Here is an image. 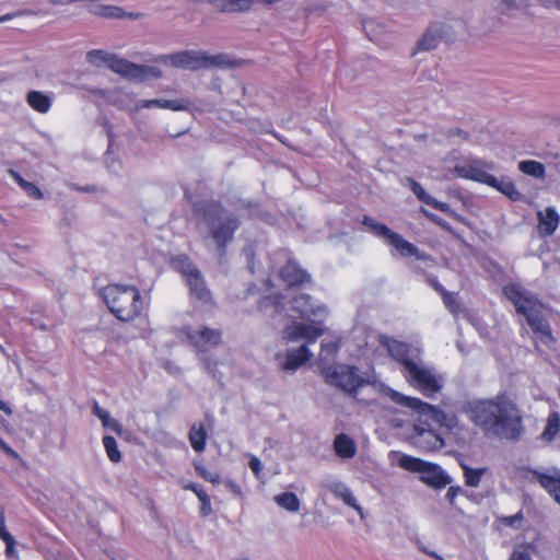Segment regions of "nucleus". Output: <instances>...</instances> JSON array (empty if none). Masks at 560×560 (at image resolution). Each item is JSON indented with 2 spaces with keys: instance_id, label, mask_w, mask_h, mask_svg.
Returning a JSON list of instances; mask_svg holds the SVG:
<instances>
[{
  "instance_id": "nucleus-1",
  "label": "nucleus",
  "mask_w": 560,
  "mask_h": 560,
  "mask_svg": "<svg viewBox=\"0 0 560 560\" xmlns=\"http://www.w3.org/2000/svg\"><path fill=\"white\" fill-rule=\"evenodd\" d=\"M466 413L486 433L506 440H518L522 435L521 411L505 394L470 401L467 404Z\"/></svg>"
},
{
  "instance_id": "nucleus-2",
  "label": "nucleus",
  "mask_w": 560,
  "mask_h": 560,
  "mask_svg": "<svg viewBox=\"0 0 560 560\" xmlns=\"http://www.w3.org/2000/svg\"><path fill=\"white\" fill-rule=\"evenodd\" d=\"M291 311L298 314V317L308 323L292 322L287 325L281 337L285 342H299L305 340L307 343H314L324 334V320L328 315V310L324 304L317 303L308 294H299L291 301Z\"/></svg>"
},
{
  "instance_id": "nucleus-3",
  "label": "nucleus",
  "mask_w": 560,
  "mask_h": 560,
  "mask_svg": "<svg viewBox=\"0 0 560 560\" xmlns=\"http://www.w3.org/2000/svg\"><path fill=\"white\" fill-rule=\"evenodd\" d=\"M100 295L110 313L121 322L135 319L143 308L140 291L133 285L108 284L101 289Z\"/></svg>"
},
{
  "instance_id": "nucleus-4",
  "label": "nucleus",
  "mask_w": 560,
  "mask_h": 560,
  "mask_svg": "<svg viewBox=\"0 0 560 560\" xmlns=\"http://www.w3.org/2000/svg\"><path fill=\"white\" fill-rule=\"evenodd\" d=\"M198 211L202 213L201 222L223 254L240 226L238 218L217 202H205Z\"/></svg>"
},
{
  "instance_id": "nucleus-5",
  "label": "nucleus",
  "mask_w": 560,
  "mask_h": 560,
  "mask_svg": "<svg viewBox=\"0 0 560 560\" xmlns=\"http://www.w3.org/2000/svg\"><path fill=\"white\" fill-rule=\"evenodd\" d=\"M385 393L395 404L416 412L422 424L429 425L432 421L448 430L456 428L458 424L455 413H446L419 398L406 396L392 388H387Z\"/></svg>"
},
{
  "instance_id": "nucleus-6",
  "label": "nucleus",
  "mask_w": 560,
  "mask_h": 560,
  "mask_svg": "<svg viewBox=\"0 0 560 560\" xmlns=\"http://www.w3.org/2000/svg\"><path fill=\"white\" fill-rule=\"evenodd\" d=\"M86 60L95 67L107 66L112 71L131 80H142L148 75L161 77V71L154 67L136 65L102 49L90 50Z\"/></svg>"
},
{
  "instance_id": "nucleus-7",
  "label": "nucleus",
  "mask_w": 560,
  "mask_h": 560,
  "mask_svg": "<svg viewBox=\"0 0 560 560\" xmlns=\"http://www.w3.org/2000/svg\"><path fill=\"white\" fill-rule=\"evenodd\" d=\"M161 61L170 62L175 68L189 71L211 68L225 69L232 66V61L226 55H209L203 50H183L164 55L161 57Z\"/></svg>"
},
{
  "instance_id": "nucleus-8",
  "label": "nucleus",
  "mask_w": 560,
  "mask_h": 560,
  "mask_svg": "<svg viewBox=\"0 0 560 560\" xmlns=\"http://www.w3.org/2000/svg\"><path fill=\"white\" fill-rule=\"evenodd\" d=\"M402 374L412 387L428 397L442 389V376L434 369L425 365L420 355L413 362H407V369L402 371Z\"/></svg>"
},
{
  "instance_id": "nucleus-9",
  "label": "nucleus",
  "mask_w": 560,
  "mask_h": 560,
  "mask_svg": "<svg viewBox=\"0 0 560 560\" xmlns=\"http://www.w3.org/2000/svg\"><path fill=\"white\" fill-rule=\"evenodd\" d=\"M362 224L366 226L374 235L383 238L402 257H416L425 259L427 255L418 249L412 243L405 240L400 234L392 231L385 224L377 222L371 217H363Z\"/></svg>"
},
{
  "instance_id": "nucleus-10",
  "label": "nucleus",
  "mask_w": 560,
  "mask_h": 560,
  "mask_svg": "<svg viewBox=\"0 0 560 560\" xmlns=\"http://www.w3.org/2000/svg\"><path fill=\"white\" fill-rule=\"evenodd\" d=\"M398 466L421 474V480L435 489H442L452 482L451 477L440 466L410 455L400 456Z\"/></svg>"
},
{
  "instance_id": "nucleus-11",
  "label": "nucleus",
  "mask_w": 560,
  "mask_h": 560,
  "mask_svg": "<svg viewBox=\"0 0 560 560\" xmlns=\"http://www.w3.org/2000/svg\"><path fill=\"white\" fill-rule=\"evenodd\" d=\"M323 376L327 384L336 386L348 394H353L366 382L358 368L347 364L323 366Z\"/></svg>"
},
{
  "instance_id": "nucleus-12",
  "label": "nucleus",
  "mask_w": 560,
  "mask_h": 560,
  "mask_svg": "<svg viewBox=\"0 0 560 560\" xmlns=\"http://www.w3.org/2000/svg\"><path fill=\"white\" fill-rule=\"evenodd\" d=\"M503 293L515 306L516 312L525 317L542 308V303L539 299L517 283H510L503 287Z\"/></svg>"
},
{
  "instance_id": "nucleus-13",
  "label": "nucleus",
  "mask_w": 560,
  "mask_h": 560,
  "mask_svg": "<svg viewBox=\"0 0 560 560\" xmlns=\"http://www.w3.org/2000/svg\"><path fill=\"white\" fill-rule=\"evenodd\" d=\"M184 332L190 345L200 353L218 347L222 341V331L208 326L186 327Z\"/></svg>"
},
{
  "instance_id": "nucleus-14",
  "label": "nucleus",
  "mask_w": 560,
  "mask_h": 560,
  "mask_svg": "<svg viewBox=\"0 0 560 560\" xmlns=\"http://www.w3.org/2000/svg\"><path fill=\"white\" fill-rule=\"evenodd\" d=\"M488 170H492V165L485 163L481 160H469L463 164H457L454 167V172L457 176L486 185L494 182V176L489 174Z\"/></svg>"
},
{
  "instance_id": "nucleus-15",
  "label": "nucleus",
  "mask_w": 560,
  "mask_h": 560,
  "mask_svg": "<svg viewBox=\"0 0 560 560\" xmlns=\"http://www.w3.org/2000/svg\"><path fill=\"white\" fill-rule=\"evenodd\" d=\"M417 431L416 444L423 451H438L444 446L443 438L430 428L421 427L420 424L415 427Z\"/></svg>"
},
{
  "instance_id": "nucleus-16",
  "label": "nucleus",
  "mask_w": 560,
  "mask_h": 560,
  "mask_svg": "<svg viewBox=\"0 0 560 560\" xmlns=\"http://www.w3.org/2000/svg\"><path fill=\"white\" fill-rule=\"evenodd\" d=\"M525 318L541 342L549 345L555 341L548 319L541 314V310L530 313Z\"/></svg>"
},
{
  "instance_id": "nucleus-17",
  "label": "nucleus",
  "mask_w": 560,
  "mask_h": 560,
  "mask_svg": "<svg viewBox=\"0 0 560 560\" xmlns=\"http://www.w3.org/2000/svg\"><path fill=\"white\" fill-rule=\"evenodd\" d=\"M382 343L386 347L389 355L400 362L404 371L407 369V362H413L419 357L418 353H410L408 345L395 339L384 338Z\"/></svg>"
},
{
  "instance_id": "nucleus-18",
  "label": "nucleus",
  "mask_w": 560,
  "mask_h": 560,
  "mask_svg": "<svg viewBox=\"0 0 560 560\" xmlns=\"http://www.w3.org/2000/svg\"><path fill=\"white\" fill-rule=\"evenodd\" d=\"M445 33L446 26L443 23L431 24L418 40V50L429 51L436 48Z\"/></svg>"
},
{
  "instance_id": "nucleus-19",
  "label": "nucleus",
  "mask_w": 560,
  "mask_h": 560,
  "mask_svg": "<svg viewBox=\"0 0 560 560\" xmlns=\"http://www.w3.org/2000/svg\"><path fill=\"white\" fill-rule=\"evenodd\" d=\"M312 358V353L306 345L299 348L289 349L281 363V370L285 372H295L300 366L305 364Z\"/></svg>"
},
{
  "instance_id": "nucleus-20",
  "label": "nucleus",
  "mask_w": 560,
  "mask_h": 560,
  "mask_svg": "<svg viewBox=\"0 0 560 560\" xmlns=\"http://www.w3.org/2000/svg\"><path fill=\"white\" fill-rule=\"evenodd\" d=\"M324 487L328 491H330L336 498L342 500L345 504L354 509L360 514L361 518L364 517L363 509L361 508V505L357 503V499L353 495L352 491L342 481H326L324 483Z\"/></svg>"
},
{
  "instance_id": "nucleus-21",
  "label": "nucleus",
  "mask_w": 560,
  "mask_h": 560,
  "mask_svg": "<svg viewBox=\"0 0 560 560\" xmlns=\"http://www.w3.org/2000/svg\"><path fill=\"white\" fill-rule=\"evenodd\" d=\"M538 233L540 236H551L560 223V215L552 207H547L544 211L537 213Z\"/></svg>"
},
{
  "instance_id": "nucleus-22",
  "label": "nucleus",
  "mask_w": 560,
  "mask_h": 560,
  "mask_svg": "<svg viewBox=\"0 0 560 560\" xmlns=\"http://www.w3.org/2000/svg\"><path fill=\"white\" fill-rule=\"evenodd\" d=\"M532 474L540 486L560 504V471L545 474L538 470H532Z\"/></svg>"
},
{
  "instance_id": "nucleus-23",
  "label": "nucleus",
  "mask_w": 560,
  "mask_h": 560,
  "mask_svg": "<svg viewBox=\"0 0 560 560\" xmlns=\"http://www.w3.org/2000/svg\"><path fill=\"white\" fill-rule=\"evenodd\" d=\"M280 277L290 287L299 285L310 280V275L292 260H289L287 265L282 267Z\"/></svg>"
},
{
  "instance_id": "nucleus-24",
  "label": "nucleus",
  "mask_w": 560,
  "mask_h": 560,
  "mask_svg": "<svg viewBox=\"0 0 560 560\" xmlns=\"http://www.w3.org/2000/svg\"><path fill=\"white\" fill-rule=\"evenodd\" d=\"M334 448L336 454L343 459L352 458L357 453L354 441L343 433L335 438Z\"/></svg>"
},
{
  "instance_id": "nucleus-25",
  "label": "nucleus",
  "mask_w": 560,
  "mask_h": 560,
  "mask_svg": "<svg viewBox=\"0 0 560 560\" xmlns=\"http://www.w3.org/2000/svg\"><path fill=\"white\" fill-rule=\"evenodd\" d=\"M90 12L94 15L108 18V19H124L135 18L132 13H126L120 7L106 5V4H93L90 7Z\"/></svg>"
},
{
  "instance_id": "nucleus-26",
  "label": "nucleus",
  "mask_w": 560,
  "mask_h": 560,
  "mask_svg": "<svg viewBox=\"0 0 560 560\" xmlns=\"http://www.w3.org/2000/svg\"><path fill=\"white\" fill-rule=\"evenodd\" d=\"M26 102L34 110L40 114L47 113L52 104L51 97L40 91H30Z\"/></svg>"
},
{
  "instance_id": "nucleus-27",
  "label": "nucleus",
  "mask_w": 560,
  "mask_h": 560,
  "mask_svg": "<svg viewBox=\"0 0 560 560\" xmlns=\"http://www.w3.org/2000/svg\"><path fill=\"white\" fill-rule=\"evenodd\" d=\"M186 282L190 289L191 295L196 299L202 302H209L211 300L210 291L207 289L200 272L194 273Z\"/></svg>"
},
{
  "instance_id": "nucleus-28",
  "label": "nucleus",
  "mask_w": 560,
  "mask_h": 560,
  "mask_svg": "<svg viewBox=\"0 0 560 560\" xmlns=\"http://www.w3.org/2000/svg\"><path fill=\"white\" fill-rule=\"evenodd\" d=\"M488 186L498 189L513 201H517L522 197V194L516 189L513 182L508 177H494V182L489 183Z\"/></svg>"
},
{
  "instance_id": "nucleus-29",
  "label": "nucleus",
  "mask_w": 560,
  "mask_h": 560,
  "mask_svg": "<svg viewBox=\"0 0 560 560\" xmlns=\"http://www.w3.org/2000/svg\"><path fill=\"white\" fill-rule=\"evenodd\" d=\"M189 442L191 447L200 453L206 447L207 432L202 424H192L189 431Z\"/></svg>"
},
{
  "instance_id": "nucleus-30",
  "label": "nucleus",
  "mask_w": 560,
  "mask_h": 560,
  "mask_svg": "<svg viewBox=\"0 0 560 560\" xmlns=\"http://www.w3.org/2000/svg\"><path fill=\"white\" fill-rule=\"evenodd\" d=\"M560 431V415L557 411L549 413L546 427L540 435V439L546 442H551Z\"/></svg>"
},
{
  "instance_id": "nucleus-31",
  "label": "nucleus",
  "mask_w": 560,
  "mask_h": 560,
  "mask_svg": "<svg viewBox=\"0 0 560 560\" xmlns=\"http://www.w3.org/2000/svg\"><path fill=\"white\" fill-rule=\"evenodd\" d=\"M338 351V345L335 341L322 342L318 358V368L323 373V366H331L329 363L335 359Z\"/></svg>"
},
{
  "instance_id": "nucleus-32",
  "label": "nucleus",
  "mask_w": 560,
  "mask_h": 560,
  "mask_svg": "<svg viewBox=\"0 0 560 560\" xmlns=\"http://www.w3.org/2000/svg\"><path fill=\"white\" fill-rule=\"evenodd\" d=\"M518 168L522 173L532 176L537 179L545 177L546 168L545 165L538 161L526 160L518 163Z\"/></svg>"
},
{
  "instance_id": "nucleus-33",
  "label": "nucleus",
  "mask_w": 560,
  "mask_h": 560,
  "mask_svg": "<svg viewBox=\"0 0 560 560\" xmlns=\"http://www.w3.org/2000/svg\"><path fill=\"white\" fill-rule=\"evenodd\" d=\"M275 502L282 509L289 512H298L301 508V502L295 493L284 492L275 497Z\"/></svg>"
},
{
  "instance_id": "nucleus-34",
  "label": "nucleus",
  "mask_w": 560,
  "mask_h": 560,
  "mask_svg": "<svg viewBox=\"0 0 560 560\" xmlns=\"http://www.w3.org/2000/svg\"><path fill=\"white\" fill-rule=\"evenodd\" d=\"M172 265L176 270L180 271L186 277V281L188 278L192 277L194 273L199 272L187 256L180 255L175 257L172 261Z\"/></svg>"
},
{
  "instance_id": "nucleus-35",
  "label": "nucleus",
  "mask_w": 560,
  "mask_h": 560,
  "mask_svg": "<svg viewBox=\"0 0 560 560\" xmlns=\"http://www.w3.org/2000/svg\"><path fill=\"white\" fill-rule=\"evenodd\" d=\"M465 482L469 487H478L483 474L486 472V468H470L466 465H463Z\"/></svg>"
},
{
  "instance_id": "nucleus-36",
  "label": "nucleus",
  "mask_w": 560,
  "mask_h": 560,
  "mask_svg": "<svg viewBox=\"0 0 560 560\" xmlns=\"http://www.w3.org/2000/svg\"><path fill=\"white\" fill-rule=\"evenodd\" d=\"M103 445L107 453L108 458L113 463H119L121 460V454L117 447V442H116L115 438H113L110 435H105L103 438Z\"/></svg>"
},
{
  "instance_id": "nucleus-37",
  "label": "nucleus",
  "mask_w": 560,
  "mask_h": 560,
  "mask_svg": "<svg viewBox=\"0 0 560 560\" xmlns=\"http://www.w3.org/2000/svg\"><path fill=\"white\" fill-rule=\"evenodd\" d=\"M13 177L15 180L21 185V187L27 192L28 196L40 199L43 198V192L40 189L34 185L33 183L24 180L18 173L12 172Z\"/></svg>"
},
{
  "instance_id": "nucleus-38",
  "label": "nucleus",
  "mask_w": 560,
  "mask_h": 560,
  "mask_svg": "<svg viewBox=\"0 0 560 560\" xmlns=\"http://www.w3.org/2000/svg\"><path fill=\"white\" fill-rule=\"evenodd\" d=\"M195 470L196 472L201 476L205 480L213 483L219 485L220 483V476L215 471L208 470L203 465L201 464H195Z\"/></svg>"
},
{
  "instance_id": "nucleus-39",
  "label": "nucleus",
  "mask_w": 560,
  "mask_h": 560,
  "mask_svg": "<svg viewBox=\"0 0 560 560\" xmlns=\"http://www.w3.org/2000/svg\"><path fill=\"white\" fill-rule=\"evenodd\" d=\"M408 180L410 183L411 190L417 196V198L425 205H429L433 197H431L419 183L410 178Z\"/></svg>"
},
{
  "instance_id": "nucleus-40",
  "label": "nucleus",
  "mask_w": 560,
  "mask_h": 560,
  "mask_svg": "<svg viewBox=\"0 0 560 560\" xmlns=\"http://www.w3.org/2000/svg\"><path fill=\"white\" fill-rule=\"evenodd\" d=\"M153 107L165 109V100H163V98L141 100V101L137 102L135 105L136 110H140L143 108H153Z\"/></svg>"
},
{
  "instance_id": "nucleus-41",
  "label": "nucleus",
  "mask_w": 560,
  "mask_h": 560,
  "mask_svg": "<svg viewBox=\"0 0 560 560\" xmlns=\"http://www.w3.org/2000/svg\"><path fill=\"white\" fill-rule=\"evenodd\" d=\"M100 420L102 421V424L105 428L113 430L118 435L122 434L124 429H122L121 424L117 420L112 418L108 411L105 415H103L102 419H100Z\"/></svg>"
},
{
  "instance_id": "nucleus-42",
  "label": "nucleus",
  "mask_w": 560,
  "mask_h": 560,
  "mask_svg": "<svg viewBox=\"0 0 560 560\" xmlns=\"http://www.w3.org/2000/svg\"><path fill=\"white\" fill-rule=\"evenodd\" d=\"M190 102L186 98L165 100V109L174 112L187 110Z\"/></svg>"
},
{
  "instance_id": "nucleus-43",
  "label": "nucleus",
  "mask_w": 560,
  "mask_h": 560,
  "mask_svg": "<svg viewBox=\"0 0 560 560\" xmlns=\"http://www.w3.org/2000/svg\"><path fill=\"white\" fill-rule=\"evenodd\" d=\"M281 304H282V302H281V298L280 296H278V295H270V296H266V298L260 300L259 307H260V310H266L269 306H273L276 311H279Z\"/></svg>"
},
{
  "instance_id": "nucleus-44",
  "label": "nucleus",
  "mask_w": 560,
  "mask_h": 560,
  "mask_svg": "<svg viewBox=\"0 0 560 560\" xmlns=\"http://www.w3.org/2000/svg\"><path fill=\"white\" fill-rule=\"evenodd\" d=\"M442 298L446 308H448L452 313H456L458 311V303L453 293L443 291Z\"/></svg>"
},
{
  "instance_id": "nucleus-45",
  "label": "nucleus",
  "mask_w": 560,
  "mask_h": 560,
  "mask_svg": "<svg viewBox=\"0 0 560 560\" xmlns=\"http://www.w3.org/2000/svg\"><path fill=\"white\" fill-rule=\"evenodd\" d=\"M198 499L201 502V514L207 516L211 513V502L207 493H198Z\"/></svg>"
},
{
  "instance_id": "nucleus-46",
  "label": "nucleus",
  "mask_w": 560,
  "mask_h": 560,
  "mask_svg": "<svg viewBox=\"0 0 560 560\" xmlns=\"http://www.w3.org/2000/svg\"><path fill=\"white\" fill-rule=\"evenodd\" d=\"M510 560H533L532 556L524 548H516L513 550Z\"/></svg>"
},
{
  "instance_id": "nucleus-47",
  "label": "nucleus",
  "mask_w": 560,
  "mask_h": 560,
  "mask_svg": "<svg viewBox=\"0 0 560 560\" xmlns=\"http://www.w3.org/2000/svg\"><path fill=\"white\" fill-rule=\"evenodd\" d=\"M429 206L444 212V213H451L452 210H451V207L448 203L446 202H442V201H439L436 200L435 198H432L431 202L429 203Z\"/></svg>"
},
{
  "instance_id": "nucleus-48",
  "label": "nucleus",
  "mask_w": 560,
  "mask_h": 560,
  "mask_svg": "<svg viewBox=\"0 0 560 560\" xmlns=\"http://www.w3.org/2000/svg\"><path fill=\"white\" fill-rule=\"evenodd\" d=\"M248 465H249L252 471L254 472V475L258 477L260 471H261V469H262V465H261L260 459L253 455L250 457V460H249Z\"/></svg>"
},
{
  "instance_id": "nucleus-49",
  "label": "nucleus",
  "mask_w": 560,
  "mask_h": 560,
  "mask_svg": "<svg viewBox=\"0 0 560 560\" xmlns=\"http://www.w3.org/2000/svg\"><path fill=\"white\" fill-rule=\"evenodd\" d=\"M423 212V214L429 219L431 220L432 222L443 226L444 229H448V224L446 222H444L443 220H441L436 214L434 213H431L429 212L428 210L425 209H422L421 210Z\"/></svg>"
},
{
  "instance_id": "nucleus-50",
  "label": "nucleus",
  "mask_w": 560,
  "mask_h": 560,
  "mask_svg": "<svg viewBox=\"0 0 560 560\" xmlns=\"http://www.w3.org/2000/svg\"><path fill=\"white\" fill-rule=\"evenodd\" d=\"M508 10L517 9L524 0H498Z\"/></svg>"
},
{
  "instance_id": "nucleus-51",
  "label": "nucleus",
  "mask_w": 560,
  "mask_h": 560,
  "mask_svg": "<svg viewBox=\"0 0 560 560\" xmlns=\"http://www.w3.org/2000/svg\"><path fill=\"white\" fill-rule=\"evenodd\" d=\"M12 535L7 530L5 524H4V516L3 514L0 515V538L2 540H11Z\"/></svg>"
},
{
  "instance_id": "nucleus-52",
  "label": "nucleus",
  "mask_w": 560,
  "mask_h": 560,
  "mask_svg": "<svg viewBox=\"0 0 560 560\" xmlns=\"http://www.w3.org/2000/svg\"><path fill=\"white\" fill-rule=\"evenodd\" d=\"M0 448L10 457L18 458L19 454L0 438Z\"/></svg>"
},
{
  "instance_id": "nucleus-53",
  "label": "nucleus",
  "mask_w": 560,
  "mask_h": 560,
  "mask_svg": "<svg viewBox=\"0 0 560 560\" xmlns=\"http://www.w3.org/2000/svg\"><path fill=\"white\" fill-rule=\"evenodd\" d=\"M459 137L463 140H468V133L462 129H452L448 131V137Z\"/></svg>"
},
{
  "instance_id": "nucleus-54",
  "label": "nucleus",
  "mask_w": 560,
  "mask_h": 560,
  "mask_svg": "<svg viewBox=\"0 0 560 560\" xmlns=\"http://www.w3.org/2000/svg\"><path fill=\"white\" fill-rule=\"evenodd\" d=\"M185 490H190L198 497V493H206L205 490H202L199 486L195 483H187L183 487Z\"/></svg>"
},
{
  "instance_id": "nucleus-55",
  "label": "nucleus",
  "mask_w": 560,
  "mask_h": 560,
  "mask_svg": "<svg viewBox=\"0 0 560 560\" xmlns=\"http://www.w3.org/2000/svg\"><path fill=\"white\" fill-rule=\"evenodd\" d=\"M92 412L98 419H102L103 415H105L107 412V410H105L102 407H100V405L97 402H94L93 408H92Z\"/></svg>"
},
{
  "instance_id": "nucleus-56",
  "label": "nucleus",
  "mask_w": 560,
  "mask_h": 560,
  "mask_svg": "<svg viewBox=\"0 0 560 560\" xmlns=\"http://www.w3.org/2000/svg\"><path fill=\"white\" fill-rule=\"evenodd\" d=\"M429 283L441 294H443V291H446L443 285L438 281L436 278H429Z\"/></svg>"
},
{
  "instance_id": "nucleus-57",
  "label": "nucleus",
  "mask_w": 560,
  "mask_h": 560,
  "mask_svg": "<svg viewBox=\"0 0 560 560\" xmlns=\"http://www.w3.org/2000/svg\"><path fill=\"white\" fill-rule=\"evenodd\" d=\"M23 14H24L23 11L4 14V15L0 16V23L7 22V21L13 19L14 16H19V15H23Z\"/></svg>"
},
{
  "instance_id": "nucleus-58",
  "label": "nucleus",
  "mask_w": 560,
  "mask_h": 560,
  "mask_svg": "<svg viewBox=\"0 0 560 560\" xmlns=\"http://www.w3.org/2000/svg\"><path fill=\"white\" fill-rule=\"evenodd\" d=\"M202 365L209 374H213L212 363L208 358L202 357Z\"/></svg>"
},
{
  "instance_id": "nucleus-59",
  "label": "nucleus",
  "mask_w": 560,
  "mask_h": 560,
  "mask_svg": "<svg viewBox=\"0 0 560 560\" xmlns=\"http://www.w3.org/2000/svg\"><path fill=\"white\" fill-rule=\"evenodd\" d=\"M3 541L5 542V546H7L5 551L10 556L14 550V544H15L14 538L12 536L11 540H3Z\"/></svg>"
},
{
  "instance_id": "nucleus-60",
  "label": "nucleus",
  "mask_w": 560,
  "mask_h": 560,
  "mask_svg": "<svg viewBox=\"0 0 560 560\" xmlns=\"http://www.w3.org/2000/svg\"><path fill=\"white\" fill-rule=\"evenodd\" d=\"M457 495V489L451 487L447 492H446V498L453 502V500L455 499V497Z\"/></svg>"
},
{
  "instance_id": "nucleus-61",
  "label": "nucleus",
  "mask_w": 560,
  "mask_h": 560,
  "mask_svg": "<svg viewBox=\"0 0 560 560\" xmlns=\"http://www.w3.org/2000/svg\"><path fill=\"white\" fill-rule=\"evenodd\" d=\"M0 410L4 411L8 415L12 413L11 408L3 400H0Z\"/></svg>"
},
{
  "instance_id": "nucleus-62",
  "label": "nucleus",
  "mask_w": 560,
  "mask_h": 560,
  "mask_svg": "<svg viewBox=\"0 0 560 560\" xmlns=\"http://www.w3.org/2000/svg\"><path fill=\"white\" fill-rule=\"evenodd\" d=\"M373 25H374L373 21L364 22L363 27H364V31L366 32V34H369V31L372 28Z\"/></svg>"
},
{
  "instance_id": "nucleus-63",
  "label": "nucleus",
  "mask_w": 560,
  "mask_h": 560,
  "mask_svg": "<svg viewBox=\"0 0 560 560\" xmlns=\"http://www.w3.org/2000/svg\"><path fill=\"white\" fill-rule=\"evenodd\" d=\"M429 556L435 558L436 560H444L443 557L438 555L436 552H428Z\"/></svg>"
},
{
  "instance_id": "nucleus-64",
  "label": "nucleus",
  "mask_w": 560,
  "mask_h": 560,
  "mask_svg": "<svg viewBox=\"0 0 560 560\" xmlns=\"http://www.w3.org/2000/svg\"><path fill=\"white\" fill-rule=\"evenodd\" d=\"M420 549L428 555V552H431L430 549H427L425 547L421 546Z\"/></svg>"
}]
</instances>
